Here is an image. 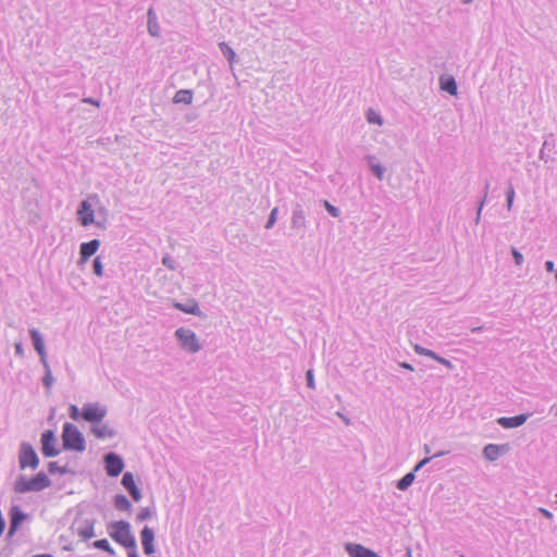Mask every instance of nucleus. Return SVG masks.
<instances>
[{"label": "nucleus", "mask_w": 557, "mask_h": 557, "mask_svg": "<svg viewBox=\"0 0 557 557\" xmlns=\"http://www.w3.org/2000/svg\"><path fill=\"white\" fill-rule=\"evenodd\" d=\"M52 484L50 478L44 471L36 473L32 478L18 474L13 484V491L17 494L41 492Z\"/></svg>", "instance_id": "1"}, {"label": "nucleus", "mask_w": 557, "mask_h": 557, "mask_svg": "<svg viewBox=\"0 0 557 557\" xmlns=\"http://www.w3.org/2000/svg\"><path fill=\"white\" fill-rule=\"evenodd\" d=\"M62 448L64 450H72L82 453L86 449V441L83 433L76 425L65 422L62 429Z\"/></svg>", "instance_id": "2"}, {"label": "nucleus", "mask_w": 557, "mask_h": 557, "mask_svg": "<svg viewBox=\"0 0 557 557\" xmlns=\"http://www.w3.org/2000/svg\"><path fill=\"white\" fill-rule=\"evenodd\" d=\"M109 535L124 548H132L136 539L131 532V524L125 520L114 521L109 524Z\"/></svg>", "instance_id": "3"}, {"label": "nucleus", "mask_w": 557, "mask_h": 557, "mask_svg": "<svg viewBox=\"0 0 557 557\" xmlns=\"http://www.w3.org/2000/svg\"><path fill=\"white\" fill-rule=\"evenodd\" d=\"M39 457L33 445L28 442H22L18 449L20 469L25 470L26 468H30L32 470H36L39 467Z\"/></svg>", "instance_id": "4"}, {"label": "nucleus", "mask_w": 557, "mask_h": 557, "mask_svg": "<svg viewBox=\"0 0 557 557\" xmlns=\"http://www.w3.org/2000/svg\"><path fill=\"white\" fill-rule=\"evenodd\" d=\"M175 337L182 349L190 354H196L202 348L196 333L189 329H177L175 331Z\"/></svg>", "instance_id": "5"}, {"label": "nucleus", "mask_w": 557, "mask_h": 557, "mask_svg": "<svg viewBox=\"0 0 557 557\" xmlns=\"http://www.w3.org/2000/svg\"><path fill=\"white\" fill-rule=\"evenodd\" d=\"M107 407L99 403H86L82 408V419L94 424L100 423L107 416Z\"/></svg>", "instance_id": "6"}, {"label": "nucleus", "mask_w": 557, "mask_h": 557, "mask_svg": "<svg viewBox=\"0 0 557 557\" xmlns=\"http://www.w3.org/2000/svg\"><path fill=\"white\" fill-rule=\"evenodd\" d=\"M41 454L46 458H52L60 455L61 449L58 447V438L53 430H45L40 435Z\"/></svg>", "instance_id": "7"}, {"label": "nucleus", "mask_w": 557, "mask_h": 557, "mask_svg": "<svg viewBox=\"0 0 557 557\" xmlns=\"http://www.w3.org/2000/svg\"><path fill=\"white\" fill-rule=\"evenodd\" d=\"M90 200L98 201V196L96 194L89 195L88 199L82 200L79 202L77 211H76L77 220L79 221V223L83 226H88V225L95 223V210L92 209V205H91Z\"/></svg>", "instance_id": "8"}, {"label": "nucleus", "mask_w": 557, "mask_h": 557, "mask_svg": "<svg viewBox=\"0 0 557 557\" xmlns=\"http://www.w3.org/2000/svg\"><path fill=\"white\" fill-rule=\"evenodd\" d=\"M104 470L107 474L111 478L119 476L124 469V460L116 453H108L103 456Z\"/></svg>", "instance_id": "9"}, {"label": "nucleus", "mask_w": 557, "mask_h": 557, "mask_svg": "<svg viewBox=\"0 0 557 557\" xmlns=\"http://www.w3.org/2000/svg\"><path fill=\"white\" fill-rule=\"evenodd\" d=\"M95 518L75 520L73 528H75L77 535L82 537L83 541H87L95 536Z\"/></svg>", "instance_id": "10"}, {"label": "nucleus", "mask_w": 557, "mask_h": 557, "mask_svg": "<svg viewBox=\"0 0 557 557\" xmlns=\"http://www.w3.org/2000/svg\"><path fill=\"white\" fill-rule=\"evenodd\" d=\"M290 227L296 230L298 233H305L307 228V216L304 208L297 203L292 212Z\"/></svg>", "instance_id": "11"}, {"label": "nucleus", "mask_w": 557, "mask_h": 557, "mask_svg": "<svg viewBox=\"0 0 557 557\" xmlns=\"http://www.w3.org/2000/svg\"><path fill=\"white\" fill-rule=\"evenodd\" d=\"M27 517L28 516L18 506H12L10 509V527L8 535L13 536Z\"/></svg>", "instance_id": "12"}, {"label": "nucleus", "mask_w": 557, "mask_h": 557, "mask_svg": "<svg viewBox=\"0 0 557 557\" xmlns=\"http://www.w3.org/2000/svg\"><path fill=\"white\" fill-rule=\"evenodd\" d=\"M140 541L143 545L144 553L148 556L156 553L154 547V531L149 528L148 525H145L143 530L140 531Z\"/></svg>", "instance_id": "13"}, {"label": "nucleus", "mask_w": 557, "mask_h": 557, "mask_svg": "<svg viewBox=\"0 0 557 557\" xmlns=\"http://www.w3.org/2000/svg\"><path fill=\"white\" fill-rule=\"evenodd\" d=\"M121 484L128 492L131 497L135 502H139L141 499V492L135 483L134 475L132 472H125L122 476Z\"/></svg>", "instance_id": "14"}, {"label": "nucleus", "mask_w": 557, "mask_h": 557, "mask_svg": "<svg viewBox=\"0 0 557 557\" xmlns=\"http://www.w3.org/2000/svg\"><path fill=\"white\" fill-rule=\"evenodd\" d=\"M345 549L350 557H381L374 550L357 543H347Z\"/></svg>", "instance_id": "15"}, {"label": "nucleus", "mask_w": 557, "mask_h": 557, "mask_svg": "<svg viewBox=\"0 0 557 557\" xmlns=\"http://www.w3.org/2000/svg\"><path fill=\"white\" fill-rule=\"evenodd\" d=\"M29 336L33 342L34 349L37 351L40 358V362L47 361V351L45 347L44 337L37 329L29 330Z\"/></svg>", "instance_id": "16"}, {"label": "nucleus", "mask_w": 557, "mask_h": 557, "mask_svg": "<svg viewBox=\"0 0 557 557\" xmlns=\"http://www.w3.org/2000/svg\"><path fill=\"white\" fill-rule=\"evenodd\" d=\"M529 417V413H521L513 417H500L496 422L504 429H515L524 424Z\"/></svg>", "instance_id": "17"}, {"label": "nucleus", "mask_w": 557, "mask_h": 557, "mask_svg": "<svg viewBox=\"0 0 557 557\" xmlns=\"http://www.w3.org/2000/svg\"><path fill=\"white\" fill-rule=\"evenodd\" d=\"M100 247L99 239H91L86 243H82L79 247L81 262H86L91 256H94Z\"/></svg>", "instance_id": "18"}, {"label": "nucleus", "mask_w": 557, "mask_h": 557, "mask_svg": "<svg viewBox=\"0 0 557 557\" xmlns=\"http://www.w3.org/2000/svg\"><path fill=\"white\" fill-rule=\"evenodd\" d=\"M507 451H508L507 445L487 444L483 448V456L488 461H495L500 457V455H503Z\"/></svg>", "instance_id": "19"}, {"label": "nucleus", "mask_w": 557, "mask_h": 557, "mask_svg": "<svg viewBox=\"0 0 557 557\" xmlns=\"http://www.w3.org/2000/svg\"><path fill=\"white\" fill-rule=\"evenodd\" d=\"M91 433L100 440L112 438L116 435V432L110 428L107 423H97L90 428Z\"/></svg>", "instance_id": "20"}, {"label": "nucleus", "mask_w": 557, "mask_h": 557, "mask_svg": "<svg viewBox=\"0 0 557 557\" xmlns=\"http://www.w3.org/2000/svg\"><path fill=\"white\" fill-rule=\"evenodd\" d=\"M147 17H148V21H147L148 33L152 37H160V35H161L160 25L158 23V17H157V15H156V13H154L152 8H150L148 10Z\"/></svg>", "instance_id": "21"}, {"label": "nucleus", "mask_w": 557, "mask_h": 557, "mask_svg": "<svg viewBox=\"0 0 557 557\" xmlns=\"http://www.w3.org/2000/svg\"><path fill=\"white\" fill-rule=\"evenodd\" d=\"M174 307L176 309H178L180 311L188 313V314H193V315H197V317H200L202 314L199 309V305L195 299L189 300L187 304L176 302L174 305Z\"/></svg>", "instance_id": "22"}, {"label": "nucleus", "mask_w": 557, "mask_h": 557, "mask_svg": "<svg viewBox=\"0 0 557 557\" xmlns=\"http://www.w3.org/2000/svg\"><path fill=\"white\" fill-rule=\"evenodd\" d=\"M366 159L368 161L372 174L380 181L383 180L385 168L380 162H377L376 158L372 154H368Z\"/></svg>", "instance_id": "23"}, {"label": "nucleus", "mask_w": 557, "mask_h": 557, "mask_svg": "<svg viewBox=\"0 0 557 557\" xmlns=\"http://www.w3.org/2000/svg\"><path fill=\"white\" fill-rule=\"evenodd\" d=\"M440 83L442 90L448 92L451 96L457 95L458 87L456 79L453 76H448L446 78L442 77Z\"/></svg>", "instance_id": "24"}, {"label": "nucleus", "mask_w": 557, "mask_h": 557, "mask_svg": "<svg viewBox=\"0 0 557 557\" xmlns=\"http://www.w3.org/2000/svg\"><path fill=\"white\" fill-rule=\"evenodd\" d=\"M193 101V91L189 89H180L176 91L173 102L189 104Z\"/></svg>", "instance_id": "25"}, {"label": "nucleus", "mask_w": 557, "mask_h": 557, "mask_svg": "<svg viewBox=\"0 0 557 557\" xmlns=\"http://www.w3.org/2000/svg\"><path fill=\"white\" fill-rule=\"evenodd\" d=\"M113 503H114V507L117 509V510H122V511H131L132 509V504L131 502L128 500V498L123 495V494H116L114 496V499H113Z\"/></svg>", "instance_id": "26"}, {"label": "nucleus", "mask_w": 557, "mask_h": 557, "mask_svg": "<svg viewBox=\"0 0 557 557\" xmlns=\"http://www.w3.org/2000/svg\"><path fill=\"white\" fill-rule=\"evenodd\" d=\"M219 48L223 57L228 61L231 67L236 60V52L224 41L219 44Z\"/></svg>", "instance_id": "27"}, {"label": "nucleus", "mask_w": 557, "mask_h": 557, "mask_svg": "<svg viewBox=\"0 0 557 557\" xmlns=\"http://www.w3.org/2000/svg\"><path fill=\"white\" fill-rule=\"evenodd\" d=\"M416 479V472L410 471L406 473L400 480L397 481L396 487L399 491H406L413 483Z\"/></svg>", "instance_id": "28"}, {"label": "nucleus", "mask_w": 557, "mask_h": 557, "mask_svg": "<svg viewBox=\"0 0 557 557\" xmlns=\"http://www.w3.org/2000/svg\"><path fill=\"white\" fill-rule=\"evenodd\" d=\"M41 364H42L44 370H45V375L42 377V384H44V386L46 388H51V386L54 383V377L52 375V372H51L50 366L48 363V360L47 361H42Z\"/></svg>", "instance_id": "29"}, {"label": "nucleus", "mask_w": 557, "mask_h": 557, "mask_svg": "<svg viewBox=\"0 0 557 557\" xmlns=\"http://www.w3.org/2000/svg\"><path fill=\"white\" fill-rule=\"evenodd\" d=\"M92 547L96 549L103 550L108 553L110 556H115L114 548L110 545L107 539L97 540L92 543Z\"/></svg>", "instance_id": "30"}, {"label": "nucleus", "mask_w": 557, "mask_h": 557, "mask_svg": "<svg viewBox=\"0 0 557 557\" xmlns=\"http://www.w3.org/2000/svg\"><path fill=\"white\" fill-rule=\"evenodd\" d=\"M554 148H555V138H554V136H553V135H548V136L545 138V140H544V143H543V145H542V148H541V150H540V158H541L542 160L547 161V160L545 159V153H546V152H550Z\"/></svg>", "instance_id": "31"}, {"label": "nucleus", "mask_w": 557, "mask_h": 557, "mask_svg": "<svg viewBox=\"0 0 557 557\" xmlns=\"http://www.w3.org/2000/svg\"><path fill=\"white\" fill-rule=\"evenodd\" d=\"M48 472L50 474H54V473H60V474L71 473V474H74V471L72 469H70L67 466L60 467L58 465V462H55V461H50L48 463Z\"/></svg>", "instance_id": "32"}, {"label": "nucleus", "mask_w": 557, "mask_h": 557, "mask_svg": "<svg viewBox=\"0 0 557 557\" xmlns=\"http://www.w3.org/2000/svg\"><path fill=\"white\" fill-rule=\"evenodd\" d=\"M366 117H367V121L370 124H377V125H382L383 124L382 116L376 111H374L373 109H369L367 111Z\"/></svg>", "instance_id": "33"}, {"label": "nucleus", "mask_w": 557, "mask_h": 557, "mask_svg": "<svg viewBox=\"0 0 557 557\" xmlns=\"http://www.w3.org/2000/svg\"><path fill=\"white\" fill-rule=\"evenodd\" d=\"M445 453L444 451H440V453H436L434 454L433 456L431 457H425L423 459H421L413 468V472H417L419 471L420 469H422L424 466H426L433 458H436V457H440V456H443Z\"/></svg>", "instance_id": "34"}, {"label": "nucleus", "mask_w": 557, "mask_h": 557, "mask_svg": "<svg viewBox=\"0 0 557 557\" xmlns=\"http://www.w3.org/2000/svg\"><path fill=\"white\" fill-rule=\"evenodd\" d=\"M153 516V511L149 507L141 508L136 516V520L141 522L149 520Z\"/></svg>", "instance_id": "35"}, {"label": "nucleus", "mask_w": 557, "mask_h": 557, "mask_svg": "<svg viewBox=\"0 0 557 557\" xmlns=\"http://www.w3.org/2000/svg\"><path fill=\"white\" fill-rule=\"evenodd\" d=\"M414 351L418 354V355H421V356H426V357H430L432 359L436 358V352L431 350V349H428V348H424L420 345H414L413 347Z\"/></svg>", "instance_id": "36"}, {"label": "nucleus", "mask_w": 557, "mask_h": 557, "mask_svg": "<svg viewBox=\"0 0 557 557\" xmlns=\"http://www.w3.org/2000/svg\"><path fill=\"white\" fill-rule=\"evenodd\" d=\"M323 206L333 218H338L341 215V210L333 206L330 201L323 200Z\"/></svg>", "instance_id": "37"}, {"label": "nucleus", "mask_w": 557, "mask_h": 557, "mask_svg": "<svg viewBox=\"0 0 557 557\" xmlns=\"http://www.w3.org/2000/svg\"><path fill=\"white\" fill-rule=\"evenodd\" d=\"M277 213H278V209L277 208H273L270 212V215H269V219L264 225V227L267 230H270L273 227V225L275 224L276 220H277Z\"/></svg>", "instance_id": "38"}, {"label": "nucleus", "mask_w": 557, "mask_h": 557, "mask_svg": "<svg viewBox=\"0 0 557 557\" xmlns=\"http://www.w3.org/2000/svg\"><path fill=\"white\" fill-rule=\"evenodd\" d=\"M92 270H94V273L97 276H102L103 275V265H102L100 257H96L94 259V261H92Z\"/></svg>", "instance_id": "39"}, {"label": "nucleus", "mask_w": 557, "mask_h": 557, "mask_svg": "<svg viewBox=\"0 0 557 557\" xmlns=\"http://www.w3.org/2000/svg\"><path fill=\"white\" fill-rule=\"evenodd\" d=\"M513 199H515V189H513L512 185L510 184L508 187V190L506 191V205H507L508 210L511 209Z\"/></svg>", "instance_id": "40"}, {"label": "nucleus", "mask_w": 557, "mask_h": 557, "mask_svg": "<svg viewBox=\"0 0 557 557\" xmlns=\"http://www.w3.org/2000/svg\"><path fill=\"white\" fill-rule=\"evenodd\" d=\"M69 416L71 419L77 421L82 418V411H79L76 405H71L69 407Z\"/></svg>", "instance_id": "41"}, {"label": "nucleus", "mask_w": 557, "mask_h": 557, "mask_svg": "<svg viewBox=\"0 0 557 557\" xmlns=\"http://www.w3.org/2000/svg\"><path fill=\"white\" fill-rule=\"evenodd\" d=\"M162 264L164 267H166L169 270H175L176 269V262L175 260L169 256V255H165L163 258H162Z\"/></svg>", "instance_id": "42"}, {"label": "nucleus", "mask_w": 557, "mask_h": 557, "mask_svg": "<svg viewBox=\"0 0 557 557\" xmlns=\"http://www.w3.org/2000/svg\"><path fill=\"white\" fill-rule=\"evenodd\" d=\"M511 255L517 265H521L523 263V256L517 248L511 247Z\"/></svg>", "instance_id": "43"}, {"label": "nucleus", "mask_w": 557, "mask_h": 557, "mask_svg": "<svg viewBox=\"0 0 557 557\" xmlns=\"http://www.w3.org/2000/svg\"><path fill=\"white\" fill-rule=\"evenodd\" d=\"M306 381H307V386L309 388H314L315 385H314V374H313V370L312 369H309L307 372H306Z\"/></svg>", "instance_id": "44"}, {"label": "nucleus", "mask_w": 557, "mask_h": 557, "mask_svg": "<svg viewBox=\"0 0 557 557\" xmlns=\"http://www.w3.org/2000/svg\"><path fill=\"white\" fill-rule=\"evenodd\" d=\"M434 360L437 361L438 363L447 367L448 369H453L454 368L453 363L449 360L441 357L440 355H436V358H434Z\"/></svg>", "instance_id": "45"}, {"label": "nucleus", "mask_w": 557, "mask_h": 557, "mask_svg": "<svg viewBox=\"0 0 557 557\" xmlns=\"http://www.w3.org/2000/svg\"><path fill=\"white\" fill-rule=\"evenodd\" d=\"M484 205H485V197H483L481 199L480 203H479L476 216H475V220H474L475 224H479V222H480L481 212H482V209H483Z\"/></svg>", "instance_id": "46"}, {"label": "nucleus", "mask_w": 557, "mask_h": 557, "mask_svg": "<svg viewBox=\"0 0 557 557\" xmlns=\"http://www.w3.org/2000/svg\"><path fill=\"white\" fill-rule=\"evenodd\" d=\"M14 350H15V355L16 356H18V357H23L24 356V348H23L22 343H15Z\"/></svg>", "instance_id": "47"}, {"label": "nucleus", "mask_w": 557, "mask_h": 557, "mask_svg": "<svg viewBox=\"0 0 557 557\" xmlns=\"http://www.w3.org/2000/svg\"><path fill=\"white\" fill-rule=\"evenodd\" d=\"M126 549H127L128 557H139V555L137 553V543H135L132 548H126Z\"/></svg>", "instance_id": "48"}, {"label": "nucleus", "mask_w": 557, "mask_h": 557, "mask_svg": "<svg viewBox=\"0 0 557 557\" xmlns=\"http://www.w3.org/2000/svg\"><path fill=\"white\" fill-rule=\"evenodd\" d=\"M539 511L546 518V519H549L552 520L554 518L553 513L545 509V508H539Z\"/></svg>", "instance_id": "49"}, {"label": "nucleus", "mask_w": 557, "mask_h": 557, "mask_svg": "<svg viewBox=\"0 0 557 557\" xmlns=\"http://www.w3.org/2000/svg\"><path fill=\"white\" fill-rule=\"evenodd\" d=\"M545 270L547 272H555V264H554V262L552 260H547L545 262Z\"/></svg>", "instance_id": "50"}, {"label": "nucleus", "mask_w": 557, "mask_h": 557, "mask_svg": "<svg viewBox=\"0 0 557 557\" xmlns=\"http://www.w3.org/2000/svg\"><path fill=\"white\" fill-rule=\"evenodd\" d=\"M94 224L99 228H106V221L95 220Z\"/></svg>", "instance_id": "51"}, {"label": "nucleus", "mask_w": 557, "mask_h": 557, "mask_svg": "<svg viewBox=\"0 0 557 557\" xmlns=\"http://www.w3.org/2000/svg\"><path fill=\"white\" fill-rule=\"evenodd\" d=\"M399 366L406 370L413 371V367L408 362H400Z\"/></svg>", "instance_id": "52"}, {"label": "nucleus", "mask_w": 557, "mask_h": 557, "mask_svg": "<svg viewBox=\"0 0 557 557\" xmlns=\"http://www.w3.org/2000/svg\"><path fill=\"white\" fill-rule=\"evenodd\" d=\"M488 189H490V183L486 182L485 186H484V195H483V197H485V200L487 199Z\"/></svg>", "instance_id": "53"}, {"label": "nucleus", "mask_w": 557, "mask_h": 557, "mask_svg": "<svg viewBox=\"0 0 557 557\" xmlns=\"http://www.w3.org/2000/svg\"><path fill=\"white\" fill-rule=\"evenodd\" d=\"M85 102L99 106V102L94 100V99H91V98L85 99Z\"/></svg>", "instance_id": "54"}, {"label": "nucleus", "mask_w": 557, "mask_h": 557, "mask_svg": "<svg viewBox=\"0 0 557 557\" xmlns=\"http://www.w3.org/2000/svg\"><path fill=\"white\" fill-rule=\"evenodd\" d=\"M33 557H54L52 556L51 554H37V555H34Z\"/></svg>", "instance_id": "55"}, {"label": "nucleus", "mask_w": 557, "mask_h": 557, "mask_svg": "<svg viewBox=\"0 0 557 557\" xmlns=\"http://www.w3.org/2000/svg\"><path fill=\"white\" fill-rule=\"evenodd\" d=\"M483 329V326L473 327L471 331L473 333L480 332Z\"/></svg>", "instance_id": "56"}, {"label": "nucleus", "mask_w": 557, "mask_h": 557, "mask_svg": "<svg viewBox=\"0 0 557 557\" xmlns=\"http://www.w3.org/2000/svg\"><path fill=\"white\" fill-rule=\"evenodd\" d=\"M463 4H469L471 3L473 0H460Z\"/></svg>", "instance_id": "57"}, {"label": "nucleus", "mask_w": 557, "mask_h": 557, "mask_svg": "<svg viewBox=\"0 0 557 557\" xmlns=\"http://www.w3.org/2000/svg\"><path fill=\"white\" fill-rule=\"evenodd\" d=\"M424 451H425L426 454H429V453H430V447H429V445H426V444L424 445Z\"/></svg>", "instance_id": "58"}, {"label": "nucleus", "mask_w": 557, "mask_h": 557, "mask_svg": "<svg viewBox=\"0 0 557 557\" xmlns=\"http://www.w3.org/2000/svg\"><path fill=\"white\" fill-rule=\"evenodd\" d=\"M408 556H409V557H411V553H410V550H408Z\"/></svg>", "instance_id": "59"}, {"label": "nucleus", "mask_w": 557, "mask_h": 557, "mask_svg": "<svg viewBox=\"0 0 557 557\" xmlns=\"http://www.w3.org/2000/svg\"><path fill=\"white\" fill-rule=\"evenodd\" d=\"M555 414L557 416V408H556V412H555Z\"/></svg>", "instance_id": "60"}, {"label": "nucleus", "mask_w": 557, "mask_h": 557, "mask_svg": "<svg viewBox=\"0 0 557 557\" xmlns=\"http://www.w3.org/2000/svg\"><path fill=\"white\" fill-rule=\"evenodd\" d=\"M460 557H465V556L461 555Z\"/></svg>", "instance_id": "61"}]
</instances>
